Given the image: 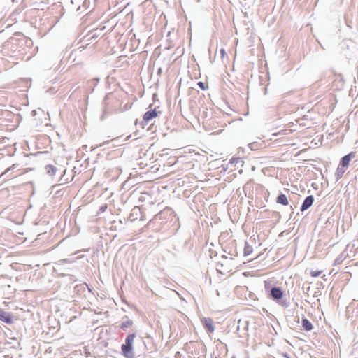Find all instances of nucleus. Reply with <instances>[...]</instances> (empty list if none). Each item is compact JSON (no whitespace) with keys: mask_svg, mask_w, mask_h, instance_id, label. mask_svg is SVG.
I'll use <instances>...</instances> for the list:
<instances>
[{"mask_svg":"<svg viewBox=\"0 0 358 358\" xmlns=\"http://www.w3.org/2000/svg\"><path fill=\"white\" fill-rule=\"evenodd\" d=\"M136 336L135 333L130 334L125 339V343L122 345V353L125 358H135L133 343Z\"/></svg>","mask_w":358,"mask_h":358,"instance_id":"nucleus-1","label":"nucleus"},{"mask_svg":"<svg viewBox=\"0 0 358 358\" xmlns=\"http://www.w3.org/2000/svg\"><path fill=\"white\" fill-rule=\"evenodd\" d=\"M283 295L284 292L279 287H273L270 290V296L271 298L281 306L287 308L289 303L287 299H282Z\"/></svg>","mask_w":358,"mask_h":358,"instance_id":"nucleus-2","label":"nucleus"},{"mask_svg":"<svg viewBox=\"0 0 358 358\" xmlns=\"http://www.w3.org/2000/svg\"><path fill=\"white\" fill-rule=\"evenodd\" d=\"M176 217V214L171 208H165L155 216V220H162V223L169 221L173 222Z\"/></svg>","mask_w":358,"mask_h":358,"instance_id":"nucleus-3","label":"nucleus"},{"mask_svg":"<svg viewBox=\"0 0 358 358\" xmlns=\"http://www.w3.org/2000/svg\"><path fill=\"white\" fill-rule=\"evenodd\" d=\"M356 157V152H350L348 155L343 156L339 162V165L343 167L348 168L351 159Z\"/></svg>","mask_w":358,"mask_h":358,"instance_id":"nucleus-4","label":"nucleus"},{"mask_svg":"<svg viewBox=\"0 0 358 358\" xmlns=\"http://www.w3.org/2000/svg\"><path fill=\"white\" fill-rule=\"evenodd\" d=\"M202 324L208 333H213L215 331L213 320L209 317L201 319Z\"/></svg>","mask_w":358,"mask_h":358,"instance_id":"nucleus-5","label":"nucleus"},{"mask_svg":"<svg viewBox=\"0 0 358 358\" xmlns=\"http://www.w3.org/2000/svg\"><path fill=\"white\" fill-rule=\"evenodd\" d=\"M0 320L6 324H10L13 323V315L11 313L6 312L3 310H0Z\"/></svg>","mask_w":358,"mask_h":358,"instance_id":"nucleus-6","label":"nucleus"},{"mask_svg":"<svg viewBox=\"0 0 358 358\" xmlns=\"http://www.w3.org/2000/svg\"><path fill=\"white\" fill-rule=\"evenodd\" d=\"M314 202V197L313 195H310L306 197L303 203L301 206L300 210L303 212L308 209Z\"/></svg>","mask_w":358,"mask_h":358,"instance_id":"nucleus-7","label":"nucleus"},{"mask_svg":"<svg viewBox=\"0 0 358 358\" xmlns=\"http://www.w3.org/2000/svg\"><path fill=\"white\" fill-rule=\"evenodd\" d=\"M157 116V113L156 109L150 110L145 113L143 117V121L145 123L148 122L150 120H152L154 117Z\"/></svg>","mask_w":358,"mask_h":358,"instance_id":"nucleus-8","label":"nucleus"},{"mask_svg":"<svg viewBox=\"0 0 358 358\" xmlns=\"http://www.w3.org/2000/svg\"><path fill=\"white\" fill-rule=\"evenodd\" d=\"M83 2L82 5H79L77 8V11H80V13H82L87 9L90 8V0H80Z\"/></svg>","mask_w":358,"mask_h":358,"instance_id":"nucleus-9","label":"nucleus"},{"mask_svg":"<svg viewBox=\"0 0 358 358\" xmlns=\"http://www.w3.org/2000/svg\"><path fill=\"white\" fill-rule=\"evenodd\" d=\"M99 81V78H94L92 80L88 81L87 83V90H89L90 92H93L94 87L97 85Z\"/></svg>","mask_w":358,"mask_h":358,"instance_id":"nucleus-10","label":"nucleus"},{"mask_svg":"<svg viewBox=\"0 0 358 358\" xmlns=\"http://www.w3.org/2000/svg\"><path fill=\"white\" fill-rule=\"evenodd\" d=\"M301 325L303 328L307 331H311L313 328V324L307 318H302Z\"/></svg>","mask_w":358,"mask_h":358,"instance_id":"nucleus-11","label":"nucleus"},{"mask_svg":"<svg viewBox=\"0 0 358 358\" xmlns=\"http://www.w3.org/2000/svg\"><path fill=\"white\" fill-rule=\"evenodd\" d=\"M276 202L283 206H287L289 204V201L286 195L283 194H280L278 196L276 199Z\"/></svg>","mask_w":358,"mask_h":358,"instance_id":"nucleus-12","label":"nucleus"},{"mask_svg":"<svg viewBox=\"0 0 358 358\" xmlns=\"http://www.w3.org/2000/svg\"><path fill=\"white\" fill-rule=\"evenodd\" d=\"M45 170L47 174H48L50 176H52L56 173L57 169V167L52 164H48L45 166Z\"/></svg>","mask_w":358,"mask_h":358,"instance_id":"nucleus-13","label":"nucleus"},{"mask_svg":"<svg viewBox=\"0 0 358 358\" xmlns=\"http://www.w3.org/2000/svg\"><path fill=\"white\" fill-rule=\"evenodd\" d=\"M252 251H253L252 247L251 245H250L247 241H245L244 249H243L244 256L250 255L252 252Z\"/></svg>","mask_w":358,"mask_h":358,"instance_id":"nucleus-14","label":"nucleus"},{"mask_svg":"<svg viewBox=\"0 0 358 358\" xmlns=\"http://www.w3.org/2000/svg\"><path fill=\"white\" fill-rule=\"evenodd\" d=\"M133 325V321L131 320H127L126 321H123L121 323L120 328L126 331L127 328L130 327Z\"/></svg>","mask_w":358,"mask_h":358,"instance_id":"nucleus-15","label":"nucleus"},{"mask_svg":"<svg viewBox=\"0 0 358 358\" xmlns=\"http://www.w3.org/2000/svg\"><path fill=\"white\" fill-rule=\"evenodd\" d=\"M346 169H347L346 167H343V166L338 165L337 170H336V175H337L338 178H340L343 176V175L344 174V173L346 171Z\"/></svg>","mask_w":358,"mask_h":358,"instance_id":"nucleus-16","label":"nucleus"},{"mask_svg":"<svg viewBox=\"0 0 358 358\" xmlns=\"http://www.w3.org/2000/svg\"><path fill=\"white\" fill-rule=\"evenodd\" d=\"M321 271H310V275L312 277L316 278L318 277L321 274Z\"/></svg>","mask_w":358,"mask_h":358,"instance_id":"nucleus-17","label":"nucleus"},{"mask_svg":"<svg viewBox=\"0 0 358 358\" xmlns=\"http://www.w3.org/2000/svg\"><path fill=\"white\" fill-rule=\"evenodd\" d=\"M15 168V164H13L11 167L7 169L1 175V177L7 175L12 169Z\"/></svg>","mask_w":358,"mask_h":358,"instance_id":"nucleus-18","label":"nucleus"},{"mask_svg":"<svg viewBox=\"0 0 358 358\" xmlns=\"http://www.w3.org/2000/svg\"><path fill=\"white\" fill-rule=\"evenodd\" d=\"M198 86L203 90H206V86L205 85L204 83L201 82V81H199L198 83H197Z\"/></svg>","mask_w":358,"mask_h":358,"instance_id":"nucleus-19","label":"nucleus"},{"mask_svg":"<svg viewBox=\"0 0 358 358\" xmlns=\"http://www.w3.org/2000/svg\"><path fill=\"white\" fill-rule=\"evenodd\" d=\"M71 3H78L80 2V0H71Z\"/></svg>","mask_w":358,"mask_h":358,"instance_id":"nucleus-20","label":"nucleus"},{"mask_svg":"<svg viewBox=\"0 0 358 358\" xmlns=\"http://www.w3.org/2000/svg\"><path fill=\"white\" fill-rule=\"evenodd\" d=\"M220 54H221L222 57H224V55H225V50L224 49H221Z\"/></svg>","mask_w":358,"mask_h":358,"instance_id":"nucleus-21","label":"nucleus"},{"mask_svg":"<svg viewBox=\"0 0 358 358\" xmlns=\"http://www.w3.org/2000/svg\"><path fill=\"white\" fill-rule=\"evenodd\" d=\"M108 94L106 95L105 98H104V100H103V103L106 104V100L108 99Z\"/></svg>","mask_w":358,"mask_h":358,"instance_id":"nucleus-22","label":"nucleus"},{"mask_svg":"<svg viewBox=\"0 0 358 358\" xmlns=\"http://www.w3.org/2000/svg\"><path fill=\"white\" fill-rule=\"evenodd\" d=\"M106 208V206H105V207H103V206H102V207L100 208V210H101V211H104Z\"/></svg>","mask_w":358,"mask_h":358,"instance_id":"nucleus-23","label":"nucleus"},{"mask_svg":"<svg viewBox=\"0 0 358 358\" xmlns=\"http://www.w3.org/2000/svg\"><path fill=\"white\" fill-rule=\"evenodd\" d=\"M133 211H134H134H139V208H134V209L133 210Z\"/></svg>","mask_w":358,"mask_h":358,"instance_id":"nucleus-24","label":"nucleus"},{"mask_svg":"<svg viewBox=\"0 0 358 358\" xmlns=\"http://www.w3.org/2000/svg\"><path fill=\"white\" fill-rule=\"evenodd\" d=\"M217 358V357H216Z\"/></svg>","mask_w":358,"mask_h":358,"instance_id":"nucleus-25","label":"nucleus"}]
</instances>
